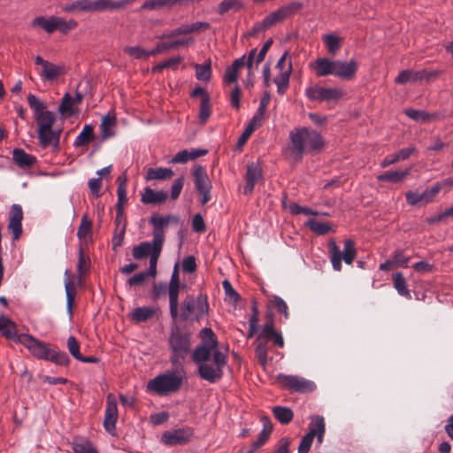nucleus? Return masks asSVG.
I'll return each mask as SVG.
<instances>
[{
    "label": "nucleus",
    "mask_w": 453,
    "mask_h": 453,
    "mask_svg": "<svg viewBox=\"0 0 453 453\" xmlns=\"http://www.w3.org/2000/svg\"><path fill=\"white\" fill-rule=\"evenodd\" d=\"M195 43V39L192 36L183 35L182 37L177 38L169 42L171 50H177L180 48H186Z\"/></svg>",
    "instance_id": "603ef678"
},
{
    "label": "nucleus",
    "mask_w": 453,
    "mask_h": 453,
    "mask_svg": "<svg viewBox=\"0 0 453 453\" xmlns=\"http://www.w3.org/2000/svg\"><path fill=\"white\" fill-rule=\"evenodd\" d=\"M78 23L75 19H70L69 20H65L62 17L58 16H37L35 17L30 23V27L33 28H41L47 34H52L55 31L58 30L60 33L64 35H67L70 31L76 28Z\"/></svg>",
    "instance_id": "0eeeda50"
},
{
    "label": "nucleus",
    "mask_w": 453,
    "mask_h": 453,
    "mask_svg": "<svg viewBox=\"0 0 453 453\" xmlns=\"http://www.w3.org/2000/svg\"><path fill=\"white\" fill-rule=\"evenodd\" d=\"M245 65V55L236 58L230 66L226 69L224 81L226 83H234L238 80V71Z\"/></svg>",
    "instance_id": "c756f323"
},
{
    "label": "nucleus",
    "mask_w": 453,
    "mask_h": 453,
    "mask_svg": "<svg viewBox=\"0 0 453 453\" xmlns=\"http://www.w3.org/2000/svg\"><path fill=\"white\" fill-rule=\"evenodd\" d=\"M289 211L293 215H299V214L314 215V216L319 215L318 211H312L311 209L305 207V206H301V205L297 204L296 203H290Z\"/></svg>",
    "instance_id": "6e6d98bb"
},
{
    "label": "nucleus",
    "mask_w": 453,
    "mask_h": 453,
    "mask_svg": "<svg viewBox=\"0 0 453 453\" xmlns=\"http://www.w3.org/2000/svg\"><path fill=\"white\" fill-rule=\"evenodd\" d=\"M17 342L27 348L31 355L37 359L50 360L62 366H67L70 363V358L65 352L50 349L48 344L30 334H20L17 337Z\"/></svg>",
    "instance_id": "20e7f679"
},
{
    "label": "nucleus",
    "mask_w": 453,
    "mask_h": 453,
    "mask_svg": "<svg viewBox=\"0 0 453 453\" xmlns=\"http://www.w3.org/2000/svg\"><path fill=\"white\" fill-rule=\"evenodd\" d=\"M289 139L292 145L291 154L296 160H301L304 154H317L325 146L322 135L318 131L305 127L290 131Z\"/></svg>",
    "instance_id": "7ed1b4c3"
},
{
    "label": "nucleus",
    "mask_w": 453,
    "mask_h": 453,
    "mask_svg": "<svg viewBox=\"0 0 453 453\" xmlns=\"http://www.w3.org/2000/svg\"><path fill=\"white\" fill-rule=\"evenodd\" d=\"M273 413L275 418L282 425L290 423L293 419L294 413L288 407L275 406L273 408Z\"/></svg>",
    "instance_id": "c9c22d12"
},
{
    "label": "nucleus",
    "mask_w": 453,
    "mask_h": 453,
    "mask_svg": "<svg viewBox=\"0 0 453 453\" xmlns=\"http://www.w3.org/2000/svg\"><path fill=\"white\" fill-rule=\"evenodd\" d=\"M441 73L442 71L440 69H421L418 71L405 69L401 71L395 78V82L396 84H405L407 82H418L424 80L429 81L437 78Z\"/></svg>",
    "instance_id": "9d476101"
},
{
    "label": "nucleus",
    "mask_w": 453,
    "mask_h": 453,
    "mask_svg": "<svg viewBox=\"0 0 453 453\" xmlns=\"http://www.w3.org/2000/svg\"><path fill=\"white\" fill-rule=\"evenodd\" d=\"M12 157L15 164L23 169L30 168L36 163V157L27 153L22 149H14L12 151Z\"/></svg>",
    "instance_id": "a878e982"
},
{
    "label": "nucleus",
    "mask_w": 453,
    "mask_h": 453,
    "mask_svg": "<svg viewBox=\"0 0 453 453\" xmlns=\"http://www.w3.org/2000/svg\"><path fill=\"white\" fill-rule=\"evenodd\" d=\"M358 69V64L356 60L350 59L349 62L336 60L334 76L344 81L352 80Z\"/></svg>",
    "instance_id": "aec40b11"
},
{
    "label": "nucleus",
    "mask_w": 453,
    "mask_h": 453,
    "mask_svg": "<svg viewBox=\"0 0 453 453\" xmlns=\"http://www.w3.org/2000/svg\"><path fill=\"white\" fill-rule=\"evenodd\" d=\"M67 349H68L69 353L76 360H78V358L81 355L80 352V344H79L78 341L76 340V338L73 335L69 336L67 339Z\"/></svg>",
    "instance_id": "13d9d810"
},
{
    "label": "nucleus",
    "mask_w": 453,
    "mask_h": 453,
    "mask_svg": "<svg viewBox=\"0 0 453 453\" xmlns=\"http://www.w3.org/2000/svg\"><path fill=\"white\" fill-rule=\"evenodd\" d=\"M392 261L395 265L407 267L410 257L404 256L402 250H396L393 254Z\"/></svg>",
    "instance_id": "bf43d9fd"
},
{
    "label": "nucleus",
    "mask_w": 453,
    "mask_h": 453,
    "mask_svg": "<svg viewBox=\"0 0 453 453\" xmlns=\"http://www.w3.org/2000/svg\"><path fill=\"white\" fill-rule=\"evenodd\" d=\"M263 179V171L258 163H250L247 165L245 174V185L243 187V194L250 195L253 192L256 183Z\"/></svg>",
    "instance_id": "a211bd4d"
},
{
    "label": "nucleus",
    "mask_w": 453,
    "mask_h": 453,
    "mask_svg": "<svg viewBox=\"0 0 453 453\" xmlns=\"http://www.w3.org/2000/svg\"><path fill=\"white\" fill-rule=\"evenodd\" d=\"M27 103L34 111V117L37 123L38 142L43 148L52 147L54 151L60 150L61 128L54 129L56 114L46 110L45 104L34 94L27 96Z\"/></svg>",
    "instance_id": "f03ea898"
},
{
    "label": "nucleus",
    "mask_w": 453,
    "mask_h": 453,
    "mask_svg": "<svg viewBox=\"0 0 453 453\" xmlns=\"http://www.w3.org/2000/svg\"><path fill=\"white\" fill-rule=\"evenodd\" d=\"M336 60L327 58H318L309 64L310 68L314 71L317 77L334 75Z\"/></svg>",
    "instance_id": "412c9836"
},
{
    "label": "nucleus",
    "mask_w": 453,
    "mask_h": 453,
    "mask_svg": "<svg viewBox=\"0 0 453 453\" xmlns=\"http://www.w3.org/2000/svg\"><path fill=\"white\" fill-rule=\"evenodd\" d=\"M222 286H223V288H224V291H225L226 295L232 301L237 302L240 299L239 294L234 289V288L232 287L231 283L227 280H225L222 282Z\"/></svg>",
    "instance_id": "69168bd1"
},
{
    "label": "nucleus",
    "mask_w": 453,
    "mask_h": 453,
    "mask_svg": "<svg viewBox=\"0 0 453 453\" xmlns=\"http://www.w3.org/2000/svg\"><path fill=\"white\" fill-rule=\"evenodd\" d=\"M90 266V259L88 256L84 254L83 249H79L78 254V264H77V272L78 274L81 277L86 273L88 272Z\"/></svg>",
    "instance_id": "a18cd8bd"
},
{
    "label": "nucleus",
    "mask_w": 453,
    "mask_h": 453,
    "mask_svg": "<svg viewBox=\"0 0 453 453\" xmlns=\"http://www.w3.org/2000/svg\"><path fill=\"white\" fill-rule=\"evenodd\" d=\"M211 98L210 96H205L204 98L201 99L200 110H199V121L204 124L211 116Z\"/></svg>",
    "instance_id": "49530a36"
},
{
    "label": "nucleus",
    "mask_w": 453,
    "mask_h": 453,
    "mask_svg": "<svg viewBox=\"0 0 453 453\" xmlns=\"http://www.w3.org/2000/svg\"><path fill=\"white\" fill-rule=\"evenodd\" d=\"M155 248V238L152 242H142L138 245L134 246L132 255L134 259L140 260L150 256Z\"/></svg>",
    "instance_id": "473e14b6"
},
{
    "label": "nucleus",
    "mask_w": 453,
    "mask_h": 453,
    "mask_svg": "<svg viewBox=\"0 0 453 453\" xmlns=\"http://www.w3.org/2000/svg\"><path fill=\"white\" fill-rule=\"evenodd\" d=\"M92 230V221L88 219V214H83L77 231V237L80 240L85 239Z\"/></svg>",
    "instance_id": "37998d69"
},
{
    "label": "nucleus",
    "mask_w": 453,
    "mask_h": 453,
    "mask_svg": "<svg viewBox=\"0 0 453 453\" xmlns=\"http://www.w3.org/2000/svg\"><path fill=\"white\" fill-rule=\"evenodd\" d=\"M277 380L291 392L307 393L316 388L314 382L296 375L279 374Z\"/></svg>",
    "instance_id": "f8f14e48"
},
{
    "label": "nucleus",
    "mask_w": 453,
    "mask_h": 453,
    "mask_svg": "<svg viewBox=\"0 0 453 453\" xmlns=\"http://www.w3.org/2000/svg\"><path fill=\"white\" fill-rule=\"evenodd\" d=\"M256 357L259 362V364L265 367L267 365V353L268 347L267 342L263 340H258V343L255 349Z\"/></svg>",
    "instance_id": "c03bdc74"
},
{
    "label": "nucleus",
    "mask_w": 453,
    "mask_h": 453,
    "mask_svg": "<svg viewBox=\"0 0 453 453\" xmlns=\"http://www.w3.org/2000/svg\"><path fill=\"white\" fill-rule=\"evenodd\" d=\"M185 285L182 286H168V295H169V311L171 318L173 320L178 319L179 311V293L180 288H184Z\"/></svg>",
    "instance_id": "bb28decb"
},
{
    "label": "nucleus",
    "mask_w": 453,
    "mask_h": 453,
    "mask_svg": "<svg viewBox=\"0 0 453 453\" xmlns=\"http://www.w3.org/2000/svg\"><path fill=\"white\" fill-rule=\"evenodd\" d=\"M192 227H193L194 231H196L197 233H203L205 231L206 226H205L204 220L199 213L196 214L193 217Z\"/></svg>",
    "instance_id": "338daca9"
},
{
    "label": "nucleus",
    "mask_w": 453,
    "mask_h": 453,
    "mask_svg": "<svg viewBox=\"0 0 453 453\" xmlns=\"http://www.w3.org/2000/svg\"><path fill=\"white\" fill-rule=\"evenodd\" d=\"M168 418H169L168 413L165 411H161V412L150 415V420L152 425L158 426L160 424L166 422L168 420Z\"/></svg>",
    "instance_id": "774afa93"
},
{
    "label": "nucleus",
    "mask_w": 453,
    "mask_h": 453,
    "mask_svg": "<svg viewBox=\"0 0 453 453\" xmlns=\"http://www.w3.org/2000/svg\"><path fill=\"white\" fill-rule=\"evenodd\" d=\"M210 27V24L205 21H197L192 24H182L179 27H176L168 33L163 34L160 38L174 39L180 35H188L192 33H198L200 31L208 30Z\"/></svg>",
    "instance_id": "dca6fc26"
},
{
    "label": "nucleus",
    "mask_w": 453,
    "mask_h": 453,
    "mask_svg": "<svg viewBox=\"0 0 453 453\" xmlns=\"http://www.w3.org/2000/svg\"><path fill=\"white\" fill-rule=\"evenodd\" d=\"M115 125V119L111 118L109 115L104 116L102 119L100 128L102 131L103 139H106L113 134L111 128Z\"/></svg>",
    "instance_id": "09e8293b"
},
{
    "label": "nucleus",
    "mask_w": 453,
    "mask_h": 453,
    "mask_svg": "<svg viewBox=\"0 0 453 453\" xmlns=\"http://www.w3.org/2000/svg\"><path fill=\"white\" fill-rule=\"evenodd\" d=\"M196 76L200 81H209L211 76V62L203 65H196Z\"/></svg>",
    "instance_id": "8fccbe9b"
},
{
    "label": "nucleus",
    "mask_w": 453,
    "mask_h": 453,
    "mask_svg": "<svg viewBox=\"0 0 453 453\" xmlns=\"http://www.w3.org/2000/svg\"><path fill=\"white\" fill-rule=\"evenodd\" d=\"M314 438L311 435L305 434L298 446V453H309Z\"/></svg>",
    "instance_id": "0e129e2a"
},
{
    "label": "nucleus",
    "mask_w": 453,
    "mask_h": 453,
    "mask_svg": "<svg viewBox=\"0 0 453 453\" xmlns=\"http://www.w3.org/2000/svg\"><path fill=\"white\" fill-rule=\"evenodd\" d=\"M195 187L197 192L211 189V182L208 177L206 170L202 165L195 166L193 170Z\"/></svg>",
    "instance_id": "b1692460"
},
{
    "label": "nucleus",
    "mask_w": 453,
    "mask_h": 453,
    "mask_svg": "<svg viewBox=\"0 0 453 453\" xmlns=\"http://www.w3.org/2000/svg\"><path fill=\"white\" fill-rule=\"evenodd\" d=\"M73 100L69 93H65L62 97L61 103L58 107V111L64 115L73 112Z\"/></svg>",
    "instance_id": "5fc2aeb1"
},
{
    "label": "nucleus",
    "mask_w": 453,
    "mask_h": 453,
    "mask_svg": "<svg viewBox=\"0 0 453 453\" xmlns=\"http://www.w3.org/2000/svg\"><path fill=\"white\" fill-rule=\"evenodd\" d=\"M168 197V194L166 191L158 190L155 191L150 188H144L141 196V202L143 204H162L164 203Z\"/></svg>",
    "instance_id": "4be33fe9"
},
{
    "label": "nucleus",
    "mask_w": 453,
    "mask_h": 453,
    "mask_svg": "<svg viewBox=\"0 0 453 453\" xmlns=\"http://www.w3.org/2000/svg\"><path fill=\"white\" fill-rule=\"evenodd\" d=\"M0 331L5 338L12 339L17 342V337L19 334H17L16 324L4 315L0 316Z\"/></svg>",
    "instance_id": "7c9ffc66"
},
{
    "label": "nucleus",
    "mask_w": 453,
    "mask_h": 453,
    "mask_svg": "<svg viewBox=\"0 0 453 453\" xmlns=\"http://www.w3.org/2000/svg\"><path fill=\"white\" fill-rule=\"evenodd\" d=\"M183 185H184L183 176H180L174 180V181L172 185V188H171V198L173 200H176L180 196V192L183 188Z\"/></svg>",
    "instance_id": "680f3d73"
},
{
    "label": "nucleus",
    "mask_w": 453,
    "mask_h": 453,
    "mask_svg": "<svg viewBox=\"0 0 453 453\" xmlns=\"http://www.w3.org/2000/svg\"><path fill=\"white\" fill-rule=\"evenodd\" d=\"M65 73V68L64 65H55L53 63L48 62L46 63L45 66L42 68V71L39 73V74L44 81H54Z\"/></svg>",
    "instance_id": "cd10ccee"
},
{
    "label": "nucleus",
    "mask_w": 453,
    "mask_h": 453,
    "mask_svg": "<svg viewBox=\"0 0 453 453\" xmlns=\"http://www.w3.org/2000/svg\"><path fill=\"white\" fill-rule=\"evenodd\" d=\"M292 72V63L288 64V67L286 71L280 72L279 75L274 79V82L277 86V93L279 95H284L289 87V79Z\"/></svg>",
    "instance_id": "72a5a7b5"
},
{
    "label": "nucleus",
    "mask_w": 453,
    "mask_h": 453,
    "mask_svg": "<svg viewBox=\"0 0 453 453\" xmlns=\"http://www.w3.org/2000/svg\"><path fill=\"white\" fill-rule=\"evenodd\" d=\"M393 283L394 288L396 289L397 293L400 296L407 299L411 298V292L407 287L406 280L402 273H396L393 275Z\"/></svg>",
    "instance_id": "f704fd0d"
},
{
    "label": "nucleus",
    "mask_w": 453,
    "mask_h": 453,
    "mask_svg": "<svg viewBox=\"0 0 453 453\" xmlns=\"http://www.w3.org/2000/svg\"><path fill=\"white\" fill-rule=\"evenodd\" d=\"M171 350L170 360L176 367H181L182 361L191 347V334L178 325L171 327L168 339Z\"/></svg>",
    "instance_id": "39448f33"
},
{
    "label": "nucleus",
    "mask_w": 453,
    "mask_h": 453,
    "mask_svg": "<svg viewBox=\"0 0 453 453\" xmlns=\"http://www.w3.org/2000/svg\"><path fill=\"white\" fill-rule=\"evenodd\" d=\"M309 431L306 434L311 435L312 438L317 437L319 444L323 441L326 432V423L322 416L315 415L310 418Z\"/></svg>",
    "instance_id": "5701e85b"
},
{
    "label": "nucleus",
    "mask_w": 453,
    "mask_h": 453,
    "mask_svg": "<svg viewBox=\"0 0 453 453\" xmlns=\"http://www.w3.org/2000/svg\"><path fill=\"white\" fill-rule=\"evenodd\" d=\"M440 186L441 185L434 183L432 187L426 188L422 193H420L422 203L427 204L434 202L436 196L439 195L441 191Z\"/></svg>",
    "instance_id": "79ce46f5"
},
{
    "label": "nucleus",
    "mask_w": 453,
    "mask_h": 453,
    "mask_svg": "<svg viewBox=\"0 0 453 453\" xmlns=\"http://www.w3.org/2000/svg\"><path fill=\"white\" fill-rule=\"evenodd\" d=\"M305 96L311 101L331 102L341 99L343 96V92L337 88L310 86L305 89Z\"/></svg>",
    "instance_id": "9b49d317"
},
{
    "label": "nucleus",
    "mask_w": 453,
    "mask_h": 453,
    "mask_svg": "<svg viewBox=\"0 0 453 453\" xmlns=\"http://www.w3.org/2000/svg\"><path fill=\"white\" fill-rule=\"evenodd\" d=\"M277 331L274 329L273 321L270 320L265 323L262 326V330L257 337V340H263L268 342L271 337L275 334Z\"/></svg>",
    "instance_id": "864d4df0"
},
{
    "label": "nucleus",
    "mask_w": 453,
    "mask_h": 453,
    "mask_svg": "<svg viewBox=\"0 0 453 453\" xmlns=\"http://www.w3.org/2000/svg\"><path fill=\"white\" fill-rule=\"evenodd\" d=\"M94 137V129L91 125H85L80 134L76 137L73 146L81 147L85 146L92 141Z\"/></svg>",
    "instance_id": "e433bc0d"
},
{
    "label": "nucleus",
    "mask_w": 453,
    "mask_h": 453,
    "mask_svg": "<svg viewBox=\"0 0 453 453\" xmlns=\"http://www.w3.org/2000/svg\"><path fill=\"white\" fill-rule=\"evenodd\" d=\"M119 418L118 403L113 394L106 396V407L104 411V427L111 435L116 434V423Z\"/></svg>",
    "instance_id": "4468645a"
},
{
    "label": "nucleus",
    "mask_w": 453,
    "mask_h": 453,
    "mask_svg": "<svg viewBox=\"0 0 453 453\" xmlns=\"http://www.w3.org/2000/svg\"><path fill=\"white\" fill-rule=\"evenodd\" d=\"M73 453H99L92 441L84 436H75L71 442Z\"/></svg>",
    "instance_id": "393cba45"
},
{
    "label": "nucleus",
    "mask_w": 453,
    "mask_h": 453,
    "mask_svg": "<svg viewBox=\"0 0 453 453\" xmlns=\"http://www.w3.org/2000/svg\"><path fill=\"white\" fill-rule=\"evenodd\" d=\"M244 7L241 0H223L218 5V13L220 15L225 14L230 10L239 11Z\"/></svg>",
    "instance_id": "58836bf2"
},
{
    "label": "nucleus",
    "mask_w": 453,
    "mask_h": 453,
    "mask_svg": "<svg viewBox=\"0 0 453 453\" xmlns=\"http://www.w3.org/2000/svg\"><path fill=\"white\" fill-rule=\"evenodd\" d=\"M194 431L189 426H185L171 431H165L161 437V441L166 446L182 445L190 441Z\"/></svg>",
    "instance_id": "2eb2a0df"
},
{
    "label": "nucleus",
    "mask_w": 453,
    "mask_h": 453,
    "mask_svg": "<svg viewBox=\"0 0 453 453\" xmlns=\"http://www.w3.org/2000/svg\"><path fill=\"white\" fill-rule=\"evenodd\" d=\"M157 308L142 306L134 308L130 313V319L135 323H142L150 319L156 313Z\"/></svg>",
    "instance_id": "c85d7f7f"
},
{
    "label": "nucleus",
    "mask_w": 453,
    "mask_h": 453,
    "mask_svg": "<svg viewBox=\"0 0 453 453\" xmlns=\"http://www.w3.org/2000/svg\"><path fill=\"white\" fill-rule=\"evenodd\" d=\"M173 174L174 173L171 168H149L146 172L145 179L147 180H165L171 179Z\"/></svg>",
    "instance_id": "2f4dec72"
},
{
    "label": "nucleus",
    "mask_w": 453,
    "mask_h": 453,
    "mask_svg": "<svg viewBox=\"0 0 453 453\" xmlns=\"http://www.w3.org/2000/svg\"><path fill=\"white\" fill-rule=\"evenodd\" d=\"M409 174V170L393 171L380 174L377 179L380 181L400 182Z\"/></svg>",
    "instance_id": "4c0bfd02"
},
{
    "label": "nucleus",
    "mask_w": 453,
    "mask_h": 453,
    "mask_svg": "<svg viewBox=\"0 0 453 453\" xmlns=\"http://www.w3.org/2000/svg\"><path fill=\"white\" fill-rule=\"evenodd\" d=\"M273 303L278 312L281 313L285 319H288L289 318V313L286 302L281 297L274 296L273 298Z\"/></svg>",
    "instance_id": "4d7b16f0"
},
{
    "label": "nucleus",
    "mask_w": 453,
    "mask_h": 453,
    "mask_svg": "<svg viewBox=\"0 0 453 453\" xmlns=\"http://www.w3.org/2000/svg\"><path fill=\"white\" fill-rule=\"evenodd\" d=\"M306 226L315 234L324 235L332 230L331 226L326 222H320L315 219H310L306 222Z\"/></svg>",
    "instance_id": "ea45409f"
},
{
    "label": "nucleus",
    "mask_w": 453,
    "mask_h": 453,
    "mask_svg": "<svg viewBox=\"0 0 453 453\" xmlns=\"http://www.w3.org/2000/svg\"><path fill=\"white\" fill-rule=\"evenodd\" d=\"M146 276L143 273V272H141L139 273L134 274V276L130 277L127 280V287L132 288V287H137L142 286L144 284L146 280Z\"/></svg>",
    "instance_id": "e2e57ef3"
},
{
    "label": "nucleus",
    "mask_w": 453,
    "mask_h": 453,
    "mask_svg": "<svg viewBox=\"0 0 453 453\" xmlns=\"http://www.w3.org/2000/svg\"><path fill=\"white\" fill-rule=\"evenodd\" d=\"M303 8V4L300 2H293L285 5L280 6L276 11L271 12L265 16L264 19V25L268 28L273 27L278 22L284 20L285 19L294 15L300 9Z\"/></svg>",
    "instance_id": "ddd939ff"
},
{
    "label": "nucleus",
    "mask_w": 453,
    "mask_h": 453,
    "mask_svg": "<svg viewBox=\"0 0 453 453\" xmlns=\"http://www.w3.org/2000/svg\"><path fill=\"white\" fill-rule=\"evenodd\" d=\"M323 41L328 52L333 56H334L341 48V39L334 34L325 35Z\"/></svg>",
    "instance_id": "a19ab883"
},
{
    "label": "nucleus",
    "mask_w": 453,
    "mask_h": 453,
    "mask_svg": "<svg viewBox=\"0 0 453 453\" xmlns=\"http://www.w3.org/2000/svg\"><path fill=\"white\" fill-rule=\"evenodd\" d=\"M65 294H66L67 310H68L69 314L72 315V309H73V304L74 302L75 291H74V288L72 286L71 282H69V281L65 283Z\"/></svg>",
    "instance_id": "052dcab7"
},
{
    "label": "nucleus",
    "mask_w": 453,
    "mask_h": 453,
    "mask_svg": "<svg viewBox=\"0 0 453 453\" xmlns=\"http://www.w3.org/2000/svg\"><path fill=\"white\" fill-rule=\"evenodd\" d=\"M328 250L330 260L334 271L340 272L342 270V262L344 261L347 265H351L357 256L356 243L351 239L344 241V249L340 250L336 242L331 239L328 242Z\"/></svg>",
    "instance_id": "1a4fd4ad"
},
{
    "label": "nucleus",
    "mask_w": 453,
    "mask_h": 453,
    "mask_svg": "<svg viewBox=\"0 0 453 453\" xmlns=\"http://www.w3.org/2000/svg\"><path fill=\"white\" fill-rule=\"evenodd\" d=\"M209 305L205 296L199 295L196 299L193 296H187L180 305L178 318L181 321L189 319L199 320L208 314Z\"/></svg>",
    "instance_id": "6e6552de"
},
{
    "label": "nucleus",
    "mask_w": 453,
    "mask_h": 453,
    "mask_svg": "<svg viewBox=\"0 0 453 453\" xmlns=\"http://www.w3.org/2000/svg\"><path fill=\"white\" fill-rule=\"evenodd\" d=\"M124 52L136 59H142L150 57L149 50H145L140 46H127L124 48Z\"/></svg>",
    "instance_id": "3c124183"
},
{
    "label": "nucleus",
    "mask_w": 453,
    "mask_h": 453,
    "mask_svg": "<svg viewBox=\"0 0 453 453\" xmlns=\"http://www.w3.org/2000/svg\"><path fill=\"white\" fill-rule=\"evenodd\" d=\"M23 210L21 205L14 203L11 206L8 230L12 234V240L18 241L22 234Z\"/></svg>",
    "instance_id": "f3484780"
},
{
    "label": "nucleus",
    "mask_w": 453,
    "mask_h": 453,
    "mask_svg": "<svg viewBox=\"0 0 453 453\" xmlns=\"http://www.w3.org/2000/svg\"><path fill=\"white\" fill-rule=\"evenodd\" d=\"M178 221L179 218L172 215L167 216H157L153 215L150 219V223L153 226L152 236L155 238V242L164 243L165 242V232L164 227L168 225L170 221Z\"/></svg>",
    "instance_id": "6ab92c4d"
},
{
    "label": "nucleus",
    "mask_w": 453,
    "mask_h": 453,
    "mask_svg": "<svg viewBox=\"0 0 453 453\" xmlns=\"http://www.w3.org/2000/svg\"><path fill=\"white\" fill-rule=\"evenodd\" d=\"M200 335L203 342L193 351L192 359L198 366L199 376L214 383L223 375L226 356L218 349L216 334L211 328H203Z\"/></svg>",
    "instance_id": "f257e3e1"
},
{
    "label": "nucleus",
    "mask_w": 453,
    "mask_h": 453,
    "mask_svg": "<svg viewBox=\"0 0 453 453\" xmlns=\"http://www.w3.org/2000/svg\"><path fill=\"white\" fill-rule=\"evenodd\" d=\"M184 377L185 371L181 366L175 372H166L156 376L148 382L147 388L158 395H167L180 388Z\"/></svg>",
    "instance_id": "423d86ee"
},
{
    "label": "nucleus",
    "mask_w": 453,
    "mask_h": 453,
    "mask_svg": "<svg viewBox=\"0 0 453 453\" xmlns=\"http://www.w3.org/2000/svg\"><path fill=\"white\" fill-rule=\"evenodd\" d=\"M404 113L410 119L416 120V121H420L423 123L429 121L431 119L430 115L426 111H420V110H415L412 108L405 109Z\"/></svg>",
    "instance_id": "de8ad7c7"
}]
</instances>
